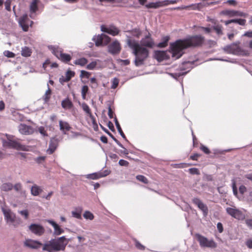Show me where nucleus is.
<instances>
[{"instance_id": "35", "label": "nucleus", "mask_w": 252, "mask_h": 252, "mask_svg": "<svg viewBox=\"0 0 252 252\" xmlns=\"http://www.w3.org/2000/svg\"><path fill=\"white\" fill-rule=\"evenodd\" d=\"M232 190H233V193L234 195L239 200H243V197L239 196L238 194V191L236 187V185L235 183L234 182L232 184Z\"/></svg>"}, {"instance_id": "8", "label": "nucleus", "mask_w": 252, "mask_h": 252, "mask_svg": "<svg viewBox=\"0 0 252 252\" xmlns=\"http://www.w3.org/2000/svg\"><path fill=\"white\" fill-rule=\"evenodd\" d=\"M226 211L230 216L237 220H243L245 218V216L242 212L234 206L226 208Z\"/></svg>"}, {"instance_id": "4", "label": "nucleus", "mask_w": 252, "mask_h": 252, "mask_svg": "<svg viewBox=\"0 0 252 252\" xmlns=\"http://www.w3.org/2000/svg\"><path fill=\"white\" fill-rule=\"evenodd\" d=\"M6 140H2L3 145L4 147H8L17 150L24 151H30L31 150V147L20 144L13 135L6 134Z\"/></svg>"}, {"instance_id": "14", "label": "nucleus", "mask_w": 252, "mask_h": 252, "mask_svg": "<svg viewBox=\"0 0 252 252\" xmlns=\"http://www.w3.org/2000/svg\"><path fill=\"white\" fill-rule=\"evenodd\" d=\"M101 31L113 36L117 35L119 33V29L114 26L106 27L102 25L101 26Z\"/></svg>"}, {"instance_id": "3", "label": "nucleus", "mask_w": 252, "mask_h": 252, "mask_svg": "<svg viewBox=\"0 0 252 252\" xmlns=\"http://www.w3.org/2000/svg\"><path fill=\"white\" fill-rule=\"evenodd\" d=\"M69 241L65 236L51 239L44 244L43 250L48 252L64 251Z\"/></svg>"}, {"instance_id": "63", "label": "nucleus", "mask_w": 252, "mask_h": 252, "mask_svg": "<svg viewBox=\"0 0 252 252\" xmlns=\"http://www.w3.org/2000/svg\"><path fill=\"white\" fill-rule=\"evenodd\" d=\"M243 35L249 37H252V31L246 32Z\"/></svg>"}, {"instance_id": "60", "label": "nucleus", "mask_w": 252, "mask_h": 252, "mask_svg": "<svg viewBox=\"0 0 252 252\" xmlns=\"http://www.w3.org/2000/svg\"><path fill=\"white\" fill-rule=\"evenodd\" d=\"M246 20L245 19H237V23L241 26H244L246 24Z\"/></svg>"}, {"instance_id": "34", "label": "nucleus", "mask_w": 252, "mask_h": 252, "mask_svg": "<svg viewBox=\"0 0 252 252\" xmlns=\"http://www.w3.org/2000/svg\"><path fill=\"white\" fill-rule=\"evenodd\" d=\"M115 125H116V127L119 132V133L120 134V135L122 136V137L126 140L127 141V139L126 138V137L125 136V135L124 134V132H123V130L121 127V126L118 122V121H117V120L116 119H115Z\"/></svg>"}, {"instance_id": "40", "label": "nucleus", "mask_w": 252, "mask_h": 252, "mask_svg": "<svg viewBox=\"0 0 252 252\" xmlns=\"http://www.w3.org/2000/svg\"><path fill=\"white\" fill-rule=\"evenodd\" d=\"M51 94V91L50 89L48 87V90L46 91L44 95L43 96L44 99L45 101H47L50 97Z\"/></svg>"}, {"instance_id": "13", "label": "nucleus", "mask_w": 252, "mask_h": 252, "mask_svg": "<svg viewBox=\"0 0 252 252\" xmlns=\"http://www.w3.org/2000/svg\"><path fill=\"white\" fill-rule=\"evenodd\" d=\"M220 14L221 15H227L230 17L234 16H241L246 17L247 16V14L243 12L230 10H223L220 12Z\"/></svg>"}, {"instance_id": "16", "label": "nucleus", "mask_w": 252, "mask_h": 252, "mask_svg": "<svg viewBox=\"0 0 252 252\" xmlns=\"http://www.w3.org/2000/svg\"><path fill=\"white\" fill-rule=\"evenodd\" d=\"M121 50V47L118 41H115L108 46L109 52L112 54H118Z\"/></svg>"}, {"instance_id": "30", "label": "nucleus", "mask_w": 252, "mask_h": 252, "mask_svg": "<svg viewBox=\"0 0 252 252\" xmlns=\"http://www.w3.org/2000/svg\"><path fill=\"white\" fill-rule=\"evenodd\" d=\"M62 106L63 108L69 109L72 107V102L68 99H66L62 101Z\"/></svg>"}, {"instance_id": "23", "label": "nucleus", "mask_w": 252, "mask_h": 252, "mask_svg": "<svg viewBox=\"0 0 252 252\" xmlns=\"http://www.w3.org/2000/svg\"><path fill=\"white\" fill-rule=\"evenodd\" d=\"M82 211L83 209L81 207H77L74 208L71 211L72 217L77 219H81Z\"/></svg>"}, {"instance_id": "29", "label": "nucleus", "mask_w": 252, "mask_h": 252, "mask_svg": "<svg viewBox=\"0 0 252 252\" xmlns=\"http://www.w3.org/2000/svg\"><path fill=\"white\" fill-rule=\"evenodd\" d=\"M32 54V51L31 50L27 47H24L22 48V51H21V55L24 57H29L31 56Z\"/></svg>"}, {"instance_id": "15", "label": "nucleus", "mask_w": 252, "mask_h": 252, "mask_svg": "<svg viewBox=\"0 0 252 252\" xmlns=\"http://www.w3.org/2000/svg\"><path fill=\"white\" fill-rule=\"evenodd\" d=\"M24 244L25 246L31 249H38L42 245L39 241L32 239L26 240Z\"/></svg>"}, {"instance_id": "32", "label": "nucleus", "mask_w": 252, "mask_h": 252, "mask_svg": "<svg viewBox=\"0 0 252 252\" xmlns=\"http://www.w3.org/2000/svg\"><path fill=\"white\" fill-rule=\"evenodd\" d=\"M87 60L85 58H82L76 60L74 62V64L80 66H84L87 63Z\"/></svg>"}, {"instance_id": "59", "label": "nucleus", "mask_w": 252, "mask_h": 252, "mask_svg": "<svg viewBox=\"0 0 252 252\" xmlns=\"http://www.w3.org/2000/svg\"><path fill=\"white\" fill-rule=\"evenodd\" d=\"M200 148H201V150L202 151H203L205 153L207 154L210 153V151H209V149L207 147H206L205 146H203V145H202L201 146Z\"/></svg>"}, {"instance_id": "7", "label": "nucleus", "mask_w": 252, "mask_h": 252, "mask_svg": "<svg viewBox=\"0 0 252 252\" xmlns=\"http://www.w3.org/2000/svg\"><path fill=\"white\" fill-rule=\"evenodd\" d=\"M93 39L96 46L106 45L110 41V38L103 33L94 36Z\"/></svg>"}, {"instance_id": "26", "label": "nucleus", "mask_w": 252, "mask_h": 252, "mask_svg": "<svg viewBox=\"0 0 252 252\" xmlns=\"http://www.w3.org/2000/svg\"><path fill=\"white\" fill-rule=\"evenodd\" d=\"M38 3L39 0H32L30 5V11L31 13L30 17L32 18L33 17L32 14L35 13L38 9L37 4Z\"/></svg>"}, {"instance_id": "57", "label": "nucleus", "mask_w": 252, "mask_h": 252, "mask_svg": "<svg viewBox=\"0 0 252 252\" xmlns=\"http://www.w3.org/2000/svg\"><path fill=\"white\" fill-rule=\"evenodd\" d=\"M214 29L217 32L218 34H220L221 33V27L219 25H217L214 27Z\"/></svg>"}, {"instance_id": "19", "label": "nucleus", "mask_w": 252, "mask_h": 252, "mask_svg": "<svg viewBox=\"0 0 252 252\" xmlns=\"http://www.w3.org/2000/svg\"><path fill=\"white\" fill-rule=\"evenodd\" d=\"M47 222L50 224L54 228V235L58 236L63 234L64 232L63 229L58 225L56 222L52 220H48Z\"/></svg>"}, {"instance_id": "43", "label": "nucleus", "mask_w": 252, "mask_h": 252, "mask_svg": "<svg viewBox=\"0 0 252 252\" xmlns=\"http://www.w3.org/2000/svg\"><path fill=\"white\" fill-rule=\"evenodd\" d=\"M13 116L14 117V120L15 121H22L23 119V116L18 112H13Z\"/></svg>"}, {"instance_id": "21", "label": "nucleus", "mask_w": 252, "mask_h": 252, "mask_svg": "<svg viewBox=\"0 0 252 252\" xmlns=\"http://www.w3.org/2000/svg\"><path fill=\"white\" fill-rule=\"evenodd\" d=\"M80 105L81 106L83 110L85 112V113L92 120L93 124H96L94 118L92 115L91 110L88 105L86 103L83 102L80 103Z\"/></svg>"}, {"instance_id": "49", "label": "nucleus", "mask_w": 252, "mask_h": 252, "mask_svg": "<svg viewBox=\"0 0 252 252\" xmlns=\"http://www.w3.org/2000/svg\"><path fill=\"white\" fill-rule=\"evenodd\" d=\"M119 81L117 78H114L112 81V85L111 86V88L115 89L118 86L119 84Z\"/></svg>"}, {"instance_id": "6", "label": "nucleus", "mask_w": 252, "mask_h": 252, "mask_svg": "<svg viewBox=\"0 0 252 252\" xmlns=\"http://www.w3.org/2000/svg\"><path fill=\"white\" fill-rule=\"evenodd\" d=\"M49 49L57 58L63 62H68L71 59L69 55L63 53L62 49L59 47L50 46H49Z\"/></svg>"}, {"instance_id": "2", "label": "nucleus", "mask_w": 252, "mask_h": 252, "mask_svg": "<svg viewBox=\"0 0 252 252\" xmlns=\"http://www.w3.org/2000/svg\"><path fill=\"white\" fill-rule=\"evenodd\" d=\"M127 43L132 49L133 53L135 56L134 61L135 65L138 66L143 64L144 61L148 56V50L142 47L137 41L130 38L127 39Z\"/></svg>"}, {"instance_id": "18", "label": "nucleus", "mask_w": 252, "mask_h": 252, "mask_svg": "<svg viewBox=\"0 0 252 252\" xmlns=\"http://www.w3.org/2000/svg\"><path fill=\"white\" fill-rule=\"evenodd\" d=\"M141 44L143 46L152 48L155 44L151 35L149 34L141 40Z\"/></svg>"}, {"instance_id": "64", "label": "nucleus", "mask_w": 252, "mask_h": 252, "mask_svg": "<svg viewBox=\"0 0 252 252\" xmlns=\"http://www.w3.org/2000/svg\"><path fill=\"white\" fill-rule=\"evenodd\" d=\"M247 246L250 249H252V240H249L246 242Z\"/></svg>"}, {"instance_id": "9", "label": "nucleus", "mask_w": 252, "mask_h": 252, "mask_svg": "<svg viewBox=\"0 0 252 252\" xmlns=\"http://www.w3.org/2000/svg\"><path fill=\"white\" fill-rule=\"evenodd\" d=\"M196 237L201 247L210 248H215L216 247L215 243L212 240H208L206 237L198 234L196 235Z\"/></svg>"}, {"instance_id": "51", "label": "nucleus", "mask_w": 252, "mask_h": 252, "mask_svg": "<svg viewBox=\"0 0 252 252\" xmlns=\"http://www.w3.org/2000/svg\"><path fill=\"white\" fill-rule=\"evenodd\" d=\"M4 55L8 58H13L15 56V54L9 51H4Z\"/></svg>"}, {"instance_id": "61", "label": "nucleus", "mask_w": 252, "mask_h": 252, "mask_svg": "<svg viewBox=\"0 0 252 252\" xmlns=\"http://www.w3.org/2000/svg\"><path fill=\"white\" fill-rule=\"evenodd\" d=\"M67 78L65 76H62L59 79L60 82L62 84H63L64 82H68L69 80H66Z\"/></svg>"}, {"instance_id": "55", "label": "nucleus", "mask_w": 252, "mask_h": 252, "mask_svg": "<svg viewBox=\"0 0 252 252\" xmlns=\"http://www.w3.org/2000/svg\"><path fill=\"white\" fill-rule=\"evenodd\" d=\"M119 164L121 166H127L128 165V162L124 159H120Z\"/></svg>"}, {"instance_id": "27", "label": "nucleus", "mask_w": 252, "mask_h": 252, "mask_svg": "<svg viewBox=\"0 0 252 252\" xmlns=\"http://www.w3.org/2000/svg\"><path fill=\"white\" fill-rule=\"evenodd\" d=\"M155 57L158 61L160 62L166 58V54L164 51H158L155 52Z\"/></svg>"}, {"instance_id": "1", "label": "nucleus", "mask_w": 252, "mask_h": 252, "mask_svg": "<svg viewBox=\"0 0 252 252\" xmlns=\"http://www.w3.org/2000/svg\"><path fill=\"white\" fill-rule=\"evenodd\" d=\"M204 41V37L200 35L190 36L184 40H179L170 45L172 57L177 59L184 54L183 50L189 47L199 46Z\"/></svg>"}, {"instance_id": "5", "label": "nucleus", "mask_w": 252, "mask_h": 252, "mask_svg": "<svg viewBox=\"0 0 252 252\" xmlns=\"http://www.w3.org/2000/svg\"><path fill=\"white\" fill-rule=\"evenodd\" d=\"M223 50L226 53L232 54L235 55H248L249 53L247 51L242 49L237 43H233L231 45L226 46L223 48Z\"/></svg>"}, {"instance_id": "46", "label": "nucleus", "mask_w": 252, "mask_h": 252, "mask_svg": "<svg viewBox=\"0 0 252 252\" xmlns=\"http://www.w3.org/2000/svg\"><path fill=\"white\" fill-rule=\"evenodd\" d=\"M14 189L18 192H22V186L21 184L17 183L13 187Z\"/></svg>"}, {"instance_id": "39", "label": "nucleus", "mask_w": 252, "mask_h": 252, "mask_svg": "<svg viewBox=\"0 0 252 252\" xmlns=\"http://www.w3.org/2000/svg\"><path fill=\"white\" fill-rule=\"evenodd\" d=\"M168 40H169V37L168 36H166V37H164L163 41L159 43L158 46V47H161V48L165 47L167 44V42Z\"/></svg>"}, {"instance_id": "20", "label": "nucleus", "mask_w": 252, "mask_h": 252, "mask_svg": "<svg viewBox=\"0 0 252 252\" xmlns=\"http://www.w3.org/2000/svg\"><path fill=\"white\" fill-rule=\"evenodd\" d=\"M192 201L203 212L204 216L207 215L208 208L199 199L195 198Z\"/></svg>"}, {"instance_id": "36", "label": "nucleus", "mask_w": 252, "mask_h": 252, "mask_svg": "<svg viewBox=\"0 0 252 252\" xmlns=\"http://www.w3.org/2000/svg\"><path fill=\"white\" fill-rule=\"evenodd\" d=\"M161 6L160 2H151L146 5V7L148 8H157Z\"/></svg>"}, {"instance_id": "44", "label": "nucleus", "mask_w": 252, "mask_h": 252, "mask_svg": "<svg viewBox=\"0 0 252 252\" xmlns=\"http://www.w3.org/2000/svg\"><path fill=\"white\" fill-rule=\"evenodd\" d=\"M136 178L138 180H139V181H140L143 183H145V184L148 183L147 179L143 175H137Z\"/></svg>"}, {"instance_id": "50", "label": "nucleus", "mask_w": 252, "mask_h": 252, "mask_svg": "<svg viewBox=\"0 0 252 252\" xmlns=\"http://www.w3.org/2000/svg\"><path fill=\"white\" fill-rule=\"evenodd\" d=\"M239 190L240 193L241 194H243L247 191V188L245 186L241 185L240 186V187L239 188Z\"/></svg>"}, {"instance_id": "54", "label": "nucleus", "mask_w": 252, "mask_h": 252, "mask_svg": "<svg viewBox=\"0 0 252 252\" xmlns=\"http://www.w3.org/2000/svg\"><path fill=\"white\" fill-rule=\"evenodd\" d=\"M45 159V157L41 156V157H38L34 159V160L38 163H41L43 161H44Z\"/></svg>"}, {"instance_id": "48", "label": "nucleus", "mask_w": 252, "mask_h": 252, "mask_svg": "<svg viewBox=\"0 0 252 252\" xmlns=\"http://www.w3.org/2000/svg\"><path fill=\"white\" fill-rule=\"evenodd\" d=\"M90 75H91V74L90 72H87L85 70H82L81 71L80 77H86L87 78H89Z\"/></svg>"}, {"instance_id": "56", "label": "nucleus", "mask_w": 252, "mask_h": 252, "mask_svg": "<svg viewBox=\"0 0 252 252\" xmlns=\"http://www.w3.org/2000/svg\"><path fill=\"white\" fill-rule=\"evenodd\" d=\"M5 9L8 11L11 9V1L10 0H7L5 2Z\"/></svg>"}, {"instance_id": "11", "label": "nucleus", "mask_w": 252, "mask_h": 252, "mask_svg": "<svg viewBox=\"0 0 252 252\" xmlns=\"http://www.w3.org/2000/svg\"><path fill=\"white\" fill-rule=\"evenodd\" d=\"M19 132L23 135H31L34 132L33 128L24 124H21L18 126Z\"/></svg>"}, {"instance_id": "10", "label": "nucleus", "mask_w": 252, "mask_h": 252, "mask_svg": "<svg viewBox=\"0 0 252 252\" xmlns=\"http://www.w3.org/2000/svg\"><path fill=\"white\" fill-rule=\"evenodd\" d=\"M29 229L32 233L38 236L42 235L45 231L42 225L37 223L30 224L29 226Z\"/></svg>"}, {"instance_id": "25", "label": "nucleus", "mask_w": 252, "mask_h": 252, "mask_svg": "<svg viewBox=\"0 0 252 252\" xmlns=\"http://www.w3.org/2000/svg\"><path fill=\"white\" fill-rule=\"evenodd\" d=\"M60 129L64 134H66V131H68L71 128L69 125L66 122L63 121H59Z\"/></svg>"}, {"instance_id": "53", "label": "nucleus", "mask_w": 252, "mask_h": 252, "mask_svg": "<svg viewBox=\"0 0 252 252\" xmlns=\"http://www.w3.org/2000/svg\"><path fill=\"white\" fill-rule=\"evenodd\" d=\"M189 173L191 174H199V170L197 168H192L189 169Z\"/></svg>"}, {"instance_id": "47", "label": "nucleus", "mask_w": 252, "mask_h": 252, "mask_svg": "<svg viewBox=\"0 0 252 252\" xmlns=\"http://www.w3.org/2000/svg\"><path fill=\"white\" fill-rule=\"evenodd\" d=\"M132 35L136 37H139L141 34V31L138 29H135L132 31Z\"/></svg>"}, {"instance_id": "42", "label": "nucleus", "mask_w": 252, "mask_h": 252, "mask_svg": "<svg viewBox=\"0 0 252 252\" xmlns=\"http://www.w3.org/2000/svg\"><path fill=\"white\" fill-rule=\"evenodd\" d=\"M13 116L14 117V120L15 121H22L23 119V116L18 112H13Z\"/></svg>"}, {"instance_id": "58", "label": "nucleus", "mask_w": 252, "mask_h": 252, "mask_svg": "<svg viewBox=\"0 0 252 252\" xmlns=\"http://www.w3.org/2000/svg\"><path fill=\"white\" fill-rule=\"evenodd\" d=\"M88 91V87L87 86H83L81 90V94H86Z\"/></svg>"}, {"instance_id": "45", "label": "nucleus", "mask_w": 252, "mask_h": 252, "mask_svg": "<svg viewBox=\"0 0 252 252\" xmlns=\"http://www.w3.org/2000/svg\"><path fill=\"white\" fill-rule=\"evenodd\" d=\"M38 131L43 136H47L48 134L46 132V130L45 128L43 126H40L38 128Z\"/></svg>"}, {"instance_id": "22", "label": "nucleus", "mask_w": 252, "mask_h": 252, "mask_svg": "<svg viewBox=\"0 0 252 252\" xmlns=\"http://www.w3.org/2000/svg\"><path fill=\"white\" fill-rule=\"evenodd\" d=\"M58 145L57 140L55 138H52L50 141L49 148L47 150V153L49 154L53 153L57 149Z\"/></svg>"}, {"instance_id": "52", "label": "nucleus", "mask_w": 252, "mask_h": 252, "mask_svg": "<svg viewBox=\"0 0 252 252\" xmlns=\"http://www.w3.org/2000/svg\"><path fill=\"white\" fill-rule=\"evenodd\" d=\"M245 223L249 228L252 229V219H246Z\"/></svg>"}, {"instance_id": "38", "label": "nucleus", "mask_w": 252, "mask_h": 252, "mask_svg": "<svg viewBox=\"0 0 252 252\" xmlns=\"http://www.w3.org/2000/svg\"><path fill=\"white\" fill-rule=\"evenodd\" d=\"M98 62V61H95L91 62L87 65V68L89 70H93L96 67Z\"/></svg>"}, {"instance_id": "62", "label": "nucleus", "mask_w": 252, "mask_h": 252, "mask_svg": "<svg viewBox=\"0 0 252 252\" xmlns=\"http://www.w3.org/2000/svg\"><path fill=\"white\" fill-rule=\"evenodd\" d=\"M200 29V31L204 32L206 33H209L211 31V29L209 28L201 27Z\"/></svg>"}, {"instance_id": "24", "label": "nucleus", "mask_w": 252, "mask_h": 252, "mask_svg": "<svg viewBox=\"0 0 252 252\" xmlns=\"http://www.w3.org/2000/svg\"><path fill=\"white\" fill-rule=\"evenodd\" d=\"M109 174V172L107 171L106 174H103L102 173H94L92 174H88L86 176L88 179H91L93 180L98 179L100 178L104 177Z\"/></svg>"}, {"instance_id": "37", "label": "nucleus", "mask_w": 252, "mask_h": 252, "mask_svg": "<svg viewBox=\"0 0 252 252\" xmlns=\"http://www.w3.org/2000/svg\"><path fill=\"white\" fill-rule=\"evenodd\" d=\"M83 217L85 219L90 220H93L94 218V215L89 211H86L84 212Z\"/></svg>"}, {"instance_id": "33", "label": "nucleus", "mask_w": 252, "mask_h": 252, "mask_svg": "<svg viewBox=\"0 0 252 252\" xmlns=\"http://www.w3.org/2000/svg\"><path fill=\"white\" fill-rule=\"evenodd\" d=\"M18 213L24 218L25 220H28L29 218V212L28 210L25 209L18 211Z\"/></svg>"}, {"instance_id": "41", "label": "nucleus", "mask_w": 252, "mask_h": 252, "mask_svg": "<svg viewBox=\"0 0 252 252\" xmlns=\"http://www.w3.org/2000/svg\"><path fill=\"white\" fill-rule=\"evenodd\" d=\"M74 72L71 70H68L65 74V77L67 78L66 80L69 81L70 79L74 76Z\"/></svg>"}, {"instance_id": "31", "label": "nucleus", "mask_w": 252, "mask_h": 252, "mask_svg": "<svg viewBox=\"0 0 252 252\" xmlns=\"http://www.w3.org/2000/svg\"><path fill=\"white\" fill-rule=\"evenodd\" d=\"M13 187V186L11 183H6L1 185V189L2 190L7 191L11 190Z\"/></svg>"}, {"instance_id": "17", "label": "nucleus", "mask_w": 252, "mask_h": 252, "mask_svg": "<svg viewBox=\"0 0 252 252\" xmlns=\"http://www.w3.org/2000/svg\"><path fill=\"white\" fill-rule=\"evenodd\" d=\"M2 211L6 222L8 223H13L15 218L14 214L8 209H2Z\"/></svg>"}, {"instance_id": "12", "label": "nucleus", "mask_w": 252, "mask_h": 252, "mask_svg": "<svg viewBox=\"0 0 252 252\" xmlns=\"http://www.w3.org/2000/svg\"><path fill=\"white\" fill-rule=\"evenodd\" d=\"M19 23L24 31H27L29 26L32 24V21L28 19L27 14H25L19 19Z\"/></svg>"}, {"instance_id": "28", "label": "nucleus", "mask_w": 252, "mask_h": 252, "mask_svg": "<svg viewBox=\"0 0 252 252\" xmlns=\"http://www.w3.org/2000/svg\"><path fill=\"white\" fill-rule=\"evenodd\" d=\"M41 191L40 188L36 185H34L31 188V193L34 196L38 195Z\"/></svg>"}]
</instances>
